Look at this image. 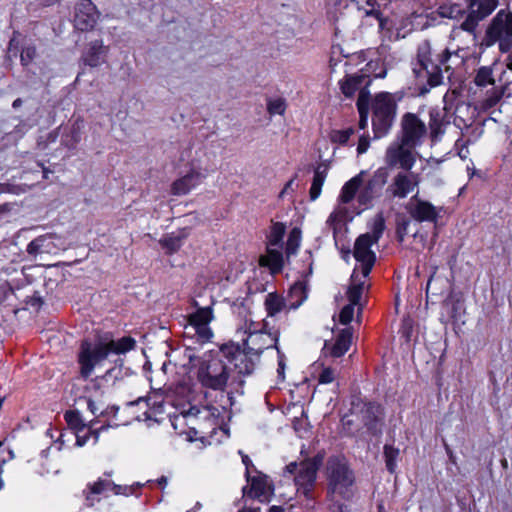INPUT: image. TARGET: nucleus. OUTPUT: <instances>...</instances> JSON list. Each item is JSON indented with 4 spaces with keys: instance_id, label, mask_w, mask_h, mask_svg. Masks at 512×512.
<instances>
[{
    "instance_id": "338daca9",
    "label": "nucleus",
    "mask_w": 512,
    "mask_h": 512,
    "mask_svg": "<svg viewBox=\"0 0 512 512\" xmlns=\"http://www.w3.org/2000/svg\"><path fill=\"white\" fill-rule=\"evenodd\" d=\"M369 145H370L369 136L368 135L360 136L359 141H358V146H357V153L359 155L365 153L368 150Z\"/></svg>"
},
{
    "instance_id": "4d7b16f0",
    "label": "nucleus",
    "mask_w": 512,
    "mask_h": 512,
    "mask_svg": "<svg viewBox=\"0 0 512 512\" xmlns=\"http://www.w3.org/2000/svg\"><path fill=\"white\" fill-rule=\"evenodd\" d=\"M112 481L99 478L95 483L88 484L87 489L90 490V494H101L107 488H110Z\"/></svg>"
},
{
    "instance_id": "4be33fe9",
    "label": "nucleus",
    "mask_w": 512,
    "mask_h": 512,
    "mask_svg": "<svg viewBox=\"0 0 512 512\" xmlns=\"http://www.w3.org/2000/svg\"><path fill=\"white\" fill-rule=\"evenodd\" d=\"M406 210L418 222H436L439 216L436 207L428 201H418V204L408 203Z\"/></svg>"
},
{
    "instance_id": "6e6552de",
    "label": "nucleus",
    "mask_w": 512,
    "mask_h": 512,
    "mask_svg": "<svg viewBox=\"0 0 512 512\" xmlns=\"http://www.w3.org/2000/svg\"><path fill=\"white\" fill-rule=\"evenodd\" d=\"M468 14L460 29L475 34L480 21L491 15L499 5V0H465Z\"/></svg>"
},
{
    "instance_id": "c756f323",
    "label": "nucleus",
    "mask_w": 512,
    "mask_h": 512,
    "mask_svg": "<svg viewBox=\"0 0 512 512\" xmlns=\"http://www.w3.org/2000/svg\"><path fill=\"white\" fill-rule=\"evenodd\" d=\"M288 298L291 300L288 303V310L297 309L307 298L305 283L301 281L295 282L289 289Z\"/></svg>"
},
{
    "instance_id": "79ce46f5",
    "label": "nucleus",
    "mask_w": 512,
    "mask_h": 512,
    "mask_svg": "<svg viewBox=\"0 0 512 512\" xmlns=\"http://www.w3.org/2000/svg\"><path fill=\"white\" fill-rule=\"evenodd\" d=\"M347 209L346 208H343L341 209L339 212H332L328 219H327V224L332 228L333 230V237H334V240H335V245L338 246L339 244V240H338V231H339V227H338V224L341 223L343 221L344 218H346L347 216Z\"/></svg>"
},
{
    "instance_id": "0eeeda50",
    "label": "nucleus",
    "mask_w": 512,
    "mask_h": 512,
    "mask_svg": "<svg viewBox=\"0 0 512 512\" xmlns=\"http://www.w3.org/2000/svg\"><path fill=\"white\" fill-rule=\"evenodd\" d=\"M229 376V368L221 360L213 364L204 362L197 371L199 383L205 388L216 391L225 390Z\"/></svg>"
},
{
    "instance_id": "680f3d73",
    "label": "nucleus",
    "mask_w": 512,
    "mask_h": 512,
    "mask_svg": "<svg viewBox=\"0 0 512 512\" xmlns=\"http://www.w3.org/2000/svg\"><path fill=\"white\" fill-rule=\"evenodd\" d=\"M25 303L26 305H29L35 308L36 310H39L43 305L44 301L40 293L38 291H34V293L31 296L26 297Z\"/></svg>"
},
{
    "instance_id": "f03ea898",
    "label": "nucleus",
    "mask_w": 512,
    "mask_h": 512,
    "mask_svg": "<svg viewBox=\"0 0 512 512\" xmlns=\"http://www.w3.org/2000/svg\"><path fill=\"white\" fill-rule=\"evenodd\" d=\"M451 51L446 48L438 55L439 64L433 63L431 59V45L425 40L417 49V65L413 68V73L420 82L421 79L427 78L426 84L418 87L420 96L426 95L431 88L439 86L443 81L441 65H444L451 58Z\"/></svg>"
},
{
    "instance_id": "a19ab883",
    "label": "nucleus",
    "mask_w": 512,
    "mask_h": 512,
    "mask_svg": "<svg viewBox=\"0 0 512 512\" xmlns=\"http://www.w3.org/2000/svg\"><path fill=\"white\" fill-rule=\"evenodd\" d=\"M363 289H364V282H358V283L351 284L347 290V298L349 300V303L352 305H355V306H359L358 314H360L363 309L362 305L360 304Z\"/></svg>"
},
{
    "instance_id": "49530a36",
    "label": "nucleus",
    "mask_w": 512,
    "mask_h": 512,
    "mask_svg": "<svg viewBox=\"0 0 512 512\" xmlns=\"http://www.w3.org/2000/svg\"><path fill=\"white\" fill-rule=\"evenodd\" d=\"M355 133L353 127H349L344 130H332L330 132V140L332 143L339 145H346L350 137Z\"/></svg>"
},
{
    "instance_id": "aec40b11",
    "label": "nucleus",
    "mask_w": 512,
    "mask_h": 512,
    "mask_svg": "<svg viewBox=\"0 0 512 512\" xmlns=\"http://www.w3.org/2000/svg\"><path fill=\"white\" fill-rule=\"evenodd\" d=\"M205 176L195 169H191L187 174L175 180L171 185V193L173 195L181 196L186 195L199 185Z\"/></svg>"
},
{
    "instance_id": "58836bf2",
    "label": "nucleus",
    "mask_w": 512,
    "mask_h": 512,
    "mask_svg": "<svg viewBox=\"0 0 512 512\" xmlns=\"http://www.w3.org/2000/svg\"><path fill=\"white\" fill-rule=\"evenodd\" d=\"M64 419L69 428L74 432H82L88 426V424L83 420L81 413L76 409L67 410L64 414Z\"/></svg>"
},
{
    "instance_id": "2f4dec72",
    "label": "nucleus",
    "mask_w": 512,
    "mask_h": 512,
    "mask_svg": "<svg viewBox=\"0 0 512 512\" xmlns=\"http://www.w3.org/2000/svg\"><path fill=\"white\" fill-rule=\"evenodd\" d=\"M358 10L363 11L366 17H374L379 22V27L383 29L386 24V18L383 16V13L380 10V4L378 0H366L365 5L367 7L361 6L359 1L356 0Z\"/></svg>"
},
{
    "instance_id": "09e8293b",
    "label": "nucleus",
    "mask_w": 512,
    "mask_h": 512,
    "mask_svg": "<svg viewBox=\"0 0 512 512\" xmlns=\"http://www.w3.org/2000/svg\"><path fill=\"white\" fill-rule=\"evenodd\" d=\"M271 339L274 341V348L276 349L277 355H278V369H277L278 379L281 381H284L285 368H286V363H285L286 357L278 346V341H279L278 333L273 334V337Z\"/></svg>"
},
{
    "instance_id": "69168bd1",
    "label": "nucleus",
    "mask_w": 512,
    "mask_h": 512,
    "mask_svg": "<svg viewBox=\"0 0 512 512\" xmlns=\"http://www.w3.org/2000/svg\"><path fill=\"white\" fill-rule=\"evenodd\" d=\"M361 263V266H362V275L363 277H368L375 262H376V257H373V258H368L366 260H362V261H359Z\"/></svg>"
},
{
    "instance_id": "f257e3e1",
    "label": "nucleus",
    "mask_w": 512,
    "mask_h": 512,
    "mask_svg": "<svg viewBox=\"0 0 512 512\" xmlns=\"http://www.w3.org/2000/svg\"><path fill=\"white\" fill-rule=\"evenodd\" d=\"M268 322L263 320L259 330L251 331L249 327L248 337L243 340V358L234 367L240 376H249L253 374L256 364L260 361L262 353L269 348H274V341L271 339L273 334L268 330Z\"/></svg>"
},
{
    "instance_id": "423d86ee",
    "label": "nucleus",
    "mask_w": 512,
    "mask_h": 512,
    "mask_svg": "<svg viewBox=\"0 0 512 512\" xmlns=\"http://www.w3.org/2000/svg\"><path fill=\"white\" fill-rule=\"evenodd\" d=\"M110 355L103 336L98 332L94 341L85 338L81 341L77 362L79 364V375L83 380H87L95 367Z\"/></svg>"
},
{
    "instance_id": "393cba45",
    "label": "nucleus",
    "mask_w": 512,
    "mask_h": 512,
    "mask_svg": "<svg viewBox=\"0 0 512 512\" xmlns=\"http://www.w3.org/2000/svg\"><path fill=\"white\" fill-rule=\"evenodd\" d=\"M189 236V228H182L175 233L165 234L160 240L159 244L167 255H173L177 253L182 247L183 241Z\"/></svg>"
},
{
    "instance_id": "c9c22d12",
    "label": "nucleus",
    "mask_w": 512,
    "mask_h": 512,
    "mask_svg": "<svg viewBox=\"0 0 512 512\" xmlns=\"http://www.w3.org/2000/svg\"><path fill=\"white\" fill-rule=\"evenodd\" d=\"M508 86L502 87L501 89L493 88L487 92V96L481 102V108L484 111L496 106L504 95L510 96V92H507Z\"/></svg>"
},
{
    "instance_id": "3c124183",
    "label": "nucleus",
    "mask_w": 512,
    "mask_h": 512,
    "mask_svg": "<svg viewBox=\"0 0 512 512\" xmlns=\"http://www.w3.org/2000/svg\"><path fill=\"white\" fill-rule=\"evenodd\" d=\"M443 306L449 309L450 317L454 320L457 319V314L460 309V301L456 298L453 291L443 300Z\"/></svg>"
},
{
    "instance_id": "7c9ffc66",
    "label": "nucleus",
    "mask_w": 512,
    "mask_h": 512,
    "mask_svg": "<svg viewBox=\"0 0 512 512\" xmlns=\"http://www.w3.org/2000/svg\"><path fill=\"white\" fill-rule=\"evenodd\" d=\"M328 167L320 164L314 169V176L309 190V197L311 201H315L321 194L322 186L327 176Z\"/></svg>"
},
{
    "instance_id": "a18cd8bd",
    "label": "nucleus",
    "mask_w": 512,
    "mask_h": 512,
    "mask_svg": "<svg viewBox=\"0 0 512 512\" xmlns=\"http://www.w3.org/2000/svg\"><path fill=\"white\" fill-rule=\"evenodd\" d=\"M474 83L478 87H485L488 84H494V79L492 78V69L487 66L480 67L474 77Z\"/></svg>"
},
{
    "instance_id": "603ef678",
    "label": "nucleus",
    "mask_w": 512,
    "mask_h": 512,
    "mask_svg": "<svg viewBox=\"0 0 512 512\" xmlns=\"http://www.w3.org/2000/svg\"><path fill=\"white\" fill-rule=\"evenodd\" d=\"M384 230H385V219H384L383 214L380 212L374 218L372 234H371L372 240L377 243L379 241V239L381 238Z\"/></svg>"
},
{
    "instance_id": "7ed1b4c3",
    "label": "nucleus",
    "mask_w": 512,
    "mask_h": 512,
    "mask_svg": "<svg viewBox=\"0 0 512 512\" xmlns=\"http://www.w3.org/2000/svg\"><path fill=\"white\" fill-rule=\"evenodd\" d=\"M327 480V495L338 494L345 500L353 496L355 473L344 455H331L327 458L324 468Z\"/></svg>"
},
{
    "instance_id": "f3484780",
    "label": "nucleus",
    "mask_w": 512,
    "mask_h": 512,
    "mask_svg": "<svg viewBox=\"0 0 512 512\" xmlns=\"http://www.w3.org/2000/svg\"><path fill=\"white\" fill-rule=\"evenodd\" d=\"M257 473V476H251L250 473L245 472V478L249 485L243 487V496L252 499H258L261 502L269 501L267 495L268 477L261 472Z\"/></svg>"
},
{
    "instance_id": "bf43d9fd",
    "label": "nucleus",
    "mask_w": 512,
    "mask_h": 512,
    "mask_svg": "<svg viewBox=\"0 0 512 512\" xmlns=\"http://www.w3.org/2000/svg\"><path fill=\"white\" fill-rule=\"evenodd\" d=\"M110 488L113 491L115 495H131L135 494V488L134 486H127V485H118L113 482V484H110Z\"/></svg>"
},
{
    "instance_id": "5fc2aeb1",
    "label": "nucleus",
    "mask_w": 512,
    "mask_h": 512,
    "mask_svg": "<svg viewBox=\"0 0 512 512\" xmlns=\"http://www.w3.org/2000/svg\"><path fill=\"white\" fill-rule=\"evenodd\" d=\"M355 305H345L339 313V322L342 325H348L353 320Z\"/></svg>"
},
{
    "instance_id": "13d9d810",
    "label": "nucleus",
    "mask_w": 512,
    "mask_h": 512,
    "mask_svg": "<svg viewBox=\"0 0 512 512\" xmlns=\"http://www.w3.org/2000/svg\"><path fill=\"white\" fill-rule=\"evenodd\" d=\"M335 379V372L334 369L331 367H325L323 370L319 373L318 376V382L320 384H328L333 382Z\"/></svg>"
},
{
    "instance_id": "ddd939ff",
    "label": "nucleus",
    "mask_w": 512,
    "mask_h": 512,
    "mask_svg": "<svg viewBox=\"0 0 512 512\" xmlns=\"http://www.w3.org/2000/svg\"><path fill=\"white\" fill-rule=\"evenodd\" d=\"M325 459V451L317 452L313 457H307L300 462V468L295 476V483L316 485L317 474Z\"/></svg>"
},
{
    "instance_id": "e433bc0d",
    "label": "nucleus",
    "mask_w": 512,
    "mask_h": 512,
    "mask_svg": "<svg viewBox=\"0 0 512 512\" xmlns=\"http://www.w3.org/2000/svg\"><path fill=\"white\" fill-rule=\"evenodd\" d=\"M400 455L399 448L394 447L391 444H385L383 447V456L385 460V466L390 474H394L397 469V459Z\"/></svg>"
},
{
    "instance_id": "20e7f679",
    "label": "nucleus",
    "mask_w": 512,
    "mask_h": 512,
    "mask_svg": "<svg viewBox=\"0 0 512 512\" xmlns=\"http://www.w3.org/2000/svg\"><path fill=\"white\" fill-rule=\"evenodd\" d=\"M350 405V414L360 415L366 433L373 438L381 437L385 425L384 407L377 401L362 398L360 394L351 396Z\"/></svg>"
},
{
    "instance_id": "864d4df0",
    "label": "nucleus",
    "mask_w": 512,
    "mask_h": 512,
    "mask_svg": "<svg viewBox=\"0 0 512 512\" xmlns=\"http://www.w3.org/2000/svg\"><path fill=\"white\" fill-rule=\"evenodd\" d=\"M297 486V493L303 496L305 500L310 501L316 499L314 495L315 485H308V483H295Z\"/></svg>"
},
{
    "instance_id": "a878e982",
    "label": "nucleus",
    "mask_w": 512,
    "mask_h": 512,
    "mask_svg": "<svg viewBox=\"0 0 512 512\" xmlns=\"http://www.w3.org/2000/svg\"><path fill=\"white\" fill-rule=\"evenodd\" d=\"M376 242L372 240L369 233L359 235L354 244L353 256L357 261L366 260L368 258L376 257L375 253L371 250V246Z\"/></svg>"
},
{
    "instance_id": "9d476101",
    "label": "nucleus",
    "mask_w": 512,
    "mask_h": 512,
    "mask_svg": "<svg viewBox=\"0 0 512 512\" xmlns=\"http://www.w3.org/2000/svg\"><path fill=\"white\" fill-rule=\"evenodd\" d=\"M500 37H512V12L507 9L499 10L492 18L481 44L491 47L497 43Z\"/></svg>"
},
{
    "instance_id": "f8f14e48",
    "label": "nucleus",
    "mask_w": 512,
    "mask_h": 512,
    "mask_svg": "<svg viewBox=\"0 0 512 512\" xmlns=\"http://www.w3.org/2000/svg\"><path fill=\"white\" fill-rule=\"evenodd\" d=\"M388 176L389 171L387 167L377 169L365 187L360 191L357 198L359 204L368 207L374 198L380 197Z\"/></svg>"
},
{
    "instance_id": "052dcab7",
    "label": "nucleus",
    "mask_w": 512,
    "mask_h": 512,
    "mask_svg": "<svg viewBox=\"0 0 512 512\" xmlns=\"http://www.w3.org/2000/svg\"><path fill=\"white\" fill-rule=\"evenodd\" d=\"M198 339L202 342H207L213 337V332L208 325L194 327Z\"/></svg>"
},
{
    "instance_id": "bb28decb",
    "label": "nucleus",
    "mask_w": 512,
    "mask_h": 512,
    "mask_svg": "<svg viewBox=\"0 0 512 512\" xmlns=\"http://www.w3.org/2000/svg\"><path fill=\"white\" fill-rule=\"evenodd\" d=\"M368 74H349L340 82V88L345 97L351 98L355 92L362 88L363 82L368 78Z\"/></svg>"
},
{
    "instance_id": "9b49d317",
    "label": "nucleus",
    "mask_w": 512,
    "mask_h": 512,
    "mask_svg": "<svg viewBox=\"0 0 512 512\" xmlns=\"http://www.w3.org/2000/svg\"><path fill=\"white\" fill-rule=\"evenodd\" d=\"M99 17L100 12L91 0H79L74 8V28L81 32L92 31Z\"/></svg>"
},
{
    "instance_id": "dca6fc26",
    "label": "nucleus",
    "mask_w": 512,
    "mask_h": 512,
    "mask_svg": "<svg viewBox=\"0 0 512 512\" xmlns=\"http://www.w3.org/2000/svg\"><path fill=\"white\" fill-rule=\"evenodd\" d=\"M419 183V176L415 173H398L387 188V192L395 198H405Z\"/></svg>"
},
{
    "instance_id": "e2e57ef3",
    "label": "nucleus",
    "mask_w": 512,
    "mask_h": 512,
    "mask_svg": "<svg viewBox=\"0 0 512 512\" xmlns=\"http://www.w3.org/2000/svg\"><path fill=\"white\" fill-rule=\"evenodd\" d=\"M36 54L34 47H26L22 50L20 55V61L23 66H27L31 63V61L34 59Z\"/></svg>"
},
{
    "instance_id": "4468645a",
    "label": "nucleus",
    "mask_w": 512,
    "mask_h": 512,
    "mask_svg": "<svg viewBox=\"0 0 512 512\" xmlns=\"http://www.w3.org/2000/svg\"><path fill=\"white\" fill-rule=\"evenodd\" d=\"M415 147L404 146L399 143L396 146H390L386 151V162L388 167L399 165L403 170L410 171L415 164V158L412 149Z\"/></svg>"
},
{
    "instance_id": "72a5a7b5",
    "label": "nucleus",
    "mask_w": 512,
    "mask_h": 512,
    "mask_svg": "<svg viewBox=\"0 0 512 512\" xmlns=\"http://www.w3.org/2000/svg\"><path fill=\"white\" fill-rule=\"evenodd\" d=\"M438 14L442 18L459 20L467 16L468 9L462 8L459 3L442 4L438 8Z\"/></svg>"
},
{
    "instance_id": "39448f33",
    "label": "nucleus",
    "mask_w": 512,
    "mask_h": 512,
    "mask_svg": "<svg viewBox=\"0 0 512 512\" xmlns=\"http://www.w3.org/2000/svg\"><path fill=\"white\" fill-rule=\"evenodd\" d=\"M397 113V104L390 92L376 94L372 101V129L374 138L384 137L391 130Z\"/></svg>"
},
{
    "instance_id": "473e14b6",
    "label": "nucleus",
    "mask_w": 512,
    "mask_h": 512,
    "mask_svg": "<svg viewBox=\"0 0 512 512\" xmlns=\"http://www.w3.org/2000/svg\"><path fill=\"white\" fill-rule=\"evenodd\" d=\"M285 308L288 309L287 301L276 292L269 293L266 296L265 309L268 316L273 317Z\"/></svg>"
},
{
    "instance_id": "0e129e2a",
    "label": "nucleus",
    "mask_w": 512,
    "mask_h": 512,
    "mask_svg": "<svg viewBox=\"0 0 512 512\" xmlns=\"http://www.w3.org/2000/svg\"><path fill=\"white\" fill-rule=\"evenodd\" d=\"M499 44V51L501 53H510L512 52V37H500L499 40H497Z\"/></svg>"
},
{
    "instance_id": "6e6d98bb",
    "label": "nucleus",
    "mask_w": 512,
    "mask_h": 512,
    "mask_svg": "<svg viewBox=\"0 0 512 512\" xmlns=\"http://www.w3.org/2000/svg\"><path fill=\"white\" fill-rule=\"evenodd\" d=\"M340 422L342 425V430H343L344 436L349 437V438L356 436V431L353 429L354 421L349 418V413L343 415L341 417Z\"/></svg>"
},
{
    "instance_id": "ea45409f",
    "label": "nucleus",
    "mask_w": 512,
    "mask_h": 512,
    "mask_svg": "<svg viewBox=\"0 0 512 512\" xmlns=\"http://www.w3.org/2000/svg\"><path fill=\"white\" fill-rule=\"evenodd\" d=\"M286 232L285 224L281 222H274L268 236V246L282 247L283 237Z\"/></svg>"
},
{
    "instance_id": "de8ad7c7",
    "label": "nucleus",
    "mask_w": 512,
    "mask_h": 512,
    "mask_svg": "<svg viewBox=\"0 0 512 512\" xmlns=\"http://www.w3.org/2000/svg\"><path fill=\"white\" fill-rule=\"evenodd\" d=\"M410 225V219L403 214H398L396 217V238L399 243L404 241L405 236L408 233V227Z\"/></svg>"
},
{
    "instance_id": "c85d7f7f",
    "label": "nucleus",
    "mask_w": 512,
    "mask_h": 512,
    "mask_svg": "<svg viewBox=\"0 0 512 512\" xmlns=\"http://www.w3.org/2000/svg\"><path fill=\"white\" fill-rule=\"evenodd\" d=\"M260 264L267 266L272 274L280 273L284 266V259L281 250L267 248V256L260 258Z\"/></svg>"
},
{
    "instance_id": "412c9836",
    "label": "nucleus",
    "mask_w": 512,
    "mask_h": 512,
    "mask_svg": "<svg viewBox=\"0 0 512 512\" xmlns=\"http://www.w3.org/2000/svg\"><path fill=\"white\" fill-rule=\"evenodd\" d=\"M450 124V118L445 110L431 108L429 111V129L432 142H437L445 133L446 127Z\"/></svg>"
},
{
    "instance_id": "8fccbe9b",
    "label": "nucleus",
    "mask_w": 512,
    "mask_h": 512,
    "mask_svg": "<svg viewBox=\"0 0 512 512\" xmlns=\"http://www.w3.org/2000/svg\"><path fill=\"white\" fill-rule=\"evenodd\" d=\"M371 84V79H368L365 85L359 89L358 99L356 101L357 108L370 109L371 95L368 87Z\"/></svg>"
},
{
    "instance_id": "f704fd0d",
    "label": "nucleus",
    "mask_w": 512,
    "mask_h": 512,
    "mask_svg": "<svg viewBox=\"0 0 512 512\" xmlns=\"http://www.w3.org/2000/svg\"><path fill=\"white\" fill-rule=\"evenodd\" d=\"M213 319V310L211 307H200L189 315V323L193 327L209 325Z\"/></svg>"
},
{
    "instance_id": "1a4fd4ad",
    "label": "nucleus",
    "mask_w": 512,
    "mask_h": 512,
    "mask_svg": "<svg viewBox=\"0 0 512 512\" xmlns=\"http://www.w3.org/2000/svg\"><path fill=\"white\" fill-rule=\"evenodd\" d=\"M400 143L408 147H417L427 134L425 123L414 113L407 112L402 116Z\"/></svg>"
},
{
    "instance_id": "c03bdc74",
    "label": "nucleus",
    "mask_w": 512,
    "mask_h": 512,
    "mask_svg": "<svg viewBox=\"0 0 512 512\" xmlns=\"http://www.w3.org/2000/svg\"><path fill=\"white\" fill-rule=\"evenodd\" d=\"M266 106L267 112L270 115H284L287 108V103L283 97L267 98Z\"/></svg>"
},
{
    "instance_id": "5701e85b",
    "label": "nucleus",
    "mask_w": 512,
    "mask_h": 512,
    "mask_svg": "<svg viewBox=\"0 0 512 512\" xmlns=\"http://www.w3.org/2000/svg\"><path fill=\"white\" fill-rule=\"evenodd\" d=\"M101 334L110 354H126L134 350L137 346L136 340L131 336H123L122 338L115 339L112 332H102Z\"/></svg>"
},
{
    "instance_id": "6ab92c4d",
    "label": "nucleus",
    "mask_w": 512,
    "mask_h": 512,
    "mask_svg": "<svg viewBox=\"0 0 512 512\" xmlns=\"http://www.w3.org/2000/svg\"><path fill=\"white\" fill-rule=\"evenodd\" d=\"M107 53L108 47L103 44L102 39H96L87 45L81 59L85 65L94 68L105 61Z\"/></svg>"
},
{
    "instance_id": "2eb2a0df",
    "label": "nucleus",
    "mask_w": 512,
    "mask_h": 512,
    "mask_svg": "<svg viewBox=\"0 0 512 512\" xmlns=\"http://www.w3.org/2000/svg\"><path fill=\"white\" fill-rule=\"evenodd\" d=\"M84 127L85 121L81 116H73L66 125H61V145L68 150L76 149Z\"/></svg>"
},
{
    "instance_id": "b1692460",
    "label": "nucleus",
    "mask_w": 512,
    "mask_h": 512,
    "mask_svg": "<svg viewBox=\"0 0 512 512\" xmlns=\"http://www.w3.org/2000/svg\"><path fill=\"white\" fill-rule=\"evenodd\" d=\"M55 247L53 236L44 234L33 239L27 245L26 252L31 258H36L38 255L51 253Z\"/></svg>"
},
{
    "instance_id": "a211bd4d",
    "label": "nucleus",
    "mask_w": 512,
    "mask_h": 512,
    "mask_svg": "<svg viewBox=\"0 0 512 512\" xmlns=\"http://www.w3.org/2000/svg\"><path fill=\"white\" fill-rule=\"evenodd\" d=\"M353 336V328L346 327L339 331L335 343L330 345L326 340L322 349L324 354H329L333 358L342 357L350 348Z\"/></svg>"
},
{
    "instance_id": "37998d69",
    "label": "nucleus",
    "mask_w": 512,
    "mask_h": 512,
    "mask_svg": "<svg viewBox=\"0 0 512 512\" xmlns=\"http://www.w3.org/2000/svg\"><path fill=\"white\" fill-rule=\"evenodd\" d=\"M301 240V230L298 227H294L288 236V240L286 242V254L289 257L290 255L296 254Z\"/></svg>"
},
{
    "instance_id": "4c0bfd02",
    "label": "nucleus",
    "mask_w": 512,
    "mask_h": 512,
    "mask_svg": "<svg viewBox=\"0 0 512 512\" xmlns=\"http://www.w3.org/2000/svg\"><path fill=\"white\" fill-rule=\"evenodd\" d=\"M219 350L230 363L236 361L239 356H243V344L240 345L234 341L221 344Z\"/></svg>"
},
{
    "instance_id": "cd10ccee",
    "label": "nucleus",
    "mask_w": 512,
    "mask_h": 512,
    "mask_svg": "<svg viewBox=\"0 0 512 512\" xmlns=\"http://www.w3.org/2000/svg\"><path fill=\"white\" fill-rule=\"evenodd\" d=\"M364 174L365 172L361 171L358 175L354 176L343 185L339 195V202L348 204L354 199L357 191L363 183Z\"/></svg>"
},
{
    "instance_id": "774afa93",
    "label": "nucleus",
    "mask_w": 512,
    "mask_h": 512,
    "mask_svg": "<svg viewBox=\"0 0 512 512\" xmlns=\"http://www.w3.org/2000/svg\"><path fill=\"white\" fill-rule=\"evenodd\" d=\"M32 125L29 124L27 121L21 120L14 128V133L18 136H23L26 134L30 129Z\"/></svg>"
}]
</instances>
